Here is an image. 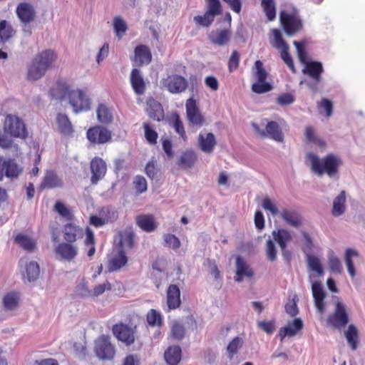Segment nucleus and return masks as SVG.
<instances>
[{"label": "nucleus", "instance_id": "obj_47", "mask_svg": "<svg viewBox=\"0 0 365 365\" xmlns=\"http://www.w3.org/2000/svg\"><path fill=\"white\" fill-rule=\"evenodd\" d=\"M19 296L16 292L7 293L3 299V304L5 309L13 310L19 304Z\"/></svg>", "mask_w": 365, "mask_h": 365}, {"label": "nucleus", "instance_id": "obj_2", "mask_svg": "<svg viewBox=\"0 0 365 365\" xmlns=\"http://www.w3.org/2000/svg\"><path fill=\"white\" fill-rule=\"evenodd\" d=\"M306 158L309 163L310 169L317 176L327 175L329 178L338 175L343 160L338 155L328 153L320 158L317 154L310 152L307 153Z\"/></svg>", "mask_w": 365, "mask_h": 365}, {"label": "nucleus", "instance_id": "obj_52", "mask_svg": "<svg viewBox=\"0 0 365 365\" xmlns=\"http://www.w3.org/2000/svg\"><path fill=\"white\" fill-rule=\"evenodd\" d=\"M307 263L309 267L314 272H315L318 275L322 276L324 274L322 265L321 264L320 260L318 257L314 255H307Z\"/></svg>", "mask_w": 365, "mask_h": 365}, {"label": "nucleus", "instance_id": "obj_7", "mask_svg": "<svg viewBox=\"0 0 365 365\" xmlns=\"http://www.w3.org/2000/svg\"><path fill=\"white\" fill-rule=\"evenodd\" d=\"M279 122L280 124L274 120L269 121L266 125L265 130H261L256 123H252V127L261 137H269L277 142L281 143L284 141V138L281 125H285L286 123L283 119H280Z\"/></svg>", "mask_w": 365, "mask_h": 365}, {"label": "nucleus", "instance_id": "obj_33", "mask_svg": "<svg viewBox=\"0 0 365 365\" xmlns=\"http://www.w3.org/2000/svg\"><path fill=\"white\" fill-rule=\"evenodd\" d=\"M274 240L279 245L281 250L287 247V243L292 240L291 233L285 229H278L272 233Z\"/></svg>", "mask_w": 365, "mask_h": 365}, {"label": "nucleus", "instance_id": "obj_10", "mask_svg": "<svg viewBox=\"0 0 365 365\" xmlns=\"http://www.w3.org/2000/svg\"><path fill=\"white\" fill-rule=\"evenodd\" d=\"M22 172V166L15 159H4L0 157V181H2L4 177L11 180L16 179Z\"/></svg>", "mask_w": 365, "mask_h": 365}, {"label": "nucleus", "instance_id": "obj_38", "mask_svg": "<svg viewBox=\"0 0 365 365\" xmlns=\"http://www.w3.org/2000/svg\"><path fill=\"white\" fill-rule=\"evenodd\" d=\"M128 262V258L123 250H120L111 257L110 260V269L115 271L125 266Z\"/></svg>", "mask_w": 365, "mask_h": 365}, {"label": "nucleus", "instance_id": "obj_21", "mask_svg": "<svg viewBox=\"0 0 365 365\" xmlns=\"http://www.w3.org/2000/svg\"><path fill=\"white\" fill-rule=\"evenodd\" d=\"M130 81L132 88L136 95L141 96L145 93L146 85L139 69H132L130 76Z\"/></svg>", "mask_w": 365, "mask_h": 365}, {"label": "nucleus", "instance_id": "obj_39", "mask_svg": "<svg viewBox=\"0 0 365 365\" xmlns=\"http://www.w3.org/2000/svg\"><path fill=\"white\" fill-rule=\"evenodd\" d=\"M14 240L22 249L28 252H33L36 249V242L28 235L19 234Z\"/></svg>", "mask_w": 365, "mask_h": 365}, {"label": "nucleus", "instance_id": "obj_57", "mask_svg": "<svg viewBox=\"0 0 365 365\" xmlns=\"http://www.w3.org/2000/svg\"><path fill=\"white\" fill-rule=\"evenodd\" d=\"M265 252L267 259L270 262H274L277 259V248L273 240L269 238L265 244Z\"/></svg>", "mask_w": 365, "mask_h": 365}, {"label": "nucleus", "instance_id": "obj_34", "mask_svg": "<svg viewBox=\"0 0 365 365\" xmlns=\"http://www.w3.org/2000/svg\"><path fill=\"white\" fill-rule=\"evenodd\" d=\"M305 142L307 144H313L319 148H324L326 145L325 141L317 134L312 126H307L304 129Z\"/></svg>", "mask_w": 365, "mask_h": 365}, {"label": "nucleus", "instance_id": "obj_16", "mask_svg": "<svg viewBox=\"0 0 365 365\" xmlns=\"http://www.w3.org/2000/svg\"><path fill=\"white\" fill-rule=\"evenodd\" d=\"M90 168L91 171V182L92 185H96L106 174V163L102 158L94 157L90 163Z\"/></svg>", "mask_w": 365, "mask_h": 365}, {"label": "nucleus", "instance_id": "obj_41", "mask_svg": "<svg viewBox=\"0 0 365 365\" xmlns=\"http://www.w3.org/2000/svg\"><path fill=\"white\" fill-rule=\"evenodd\" d=\"M346 196L345 192L341 191L339 195L334 200L331 214L338 217L341 215L345 211Z\"/></svg>", "mask_w": 365, "mask_h": 365}, {"label": "nucleus", "instance_id": "obj_4", "mask_svg": "<svg viewBox=\"0 0 365 365\" xmlns=\"http://www.w3.org/2000/svg\"><path fill=\"white\" fill-rule=\"evenodd\" d=\"M262 206L265 210L269 211L274 216L279 213L282 218L292 227H298L302 225L301 217L297 211L283 209L281 212H279L276 205L268 197H265L262 200Z\"/></svg>", "mask_w": 365, "mask_h": 365}, {"label": "nucleus", "instance_id": "obj_18", "mask_svg": "<svg viewBox=\"0 0 365 365\" xmlns=\"http://www.w3.org/2000/svg\"><path fill=\"white\" fill-rule=\"evenodd\" d=\"M180 289L177 284H170L166 291V304L168 311L174 310L181 306Z\"/></svg>", "mask_w": 365, "mask_h": 365}, {"label": "nucleus", "instance_id": "obj_11", "mask_svg": "<svg viewBox=\"0 0 365 365\" xmlns=\"http://www.w3.org/2000/svg\"><path fill=\"white\" fill-rule=\"evenodd\" d=\"M94 351L101 359L111 360L115 354V346L111 344L110 336L106 335L100 336L95 341Z\"/></svg>", "mask_w": 365, "mask_h": 365}, {"label": "nucleus", "instance_id": "obj_46", "mask_svg": "<svg viewBox=\"0 0 365 365\" xmlns=\"http://www.w3.org/2000/svg\"><path fill=\"white\" fill-rule=\"evenodd\" d=\"M113 24L116 36L119 39L122 38L128 29L125 21L120 16H115L113 19Z\"/></svg>", "mask_w": 365, "mask_h": 365}, {"label": "nucleus", "instance_id": "obj_64", "mask_svg": "<svg viewBox=\"0 0 365 365\" xmlns=\"http://www.w3.org/2000/svg\"><path fill=\"white\" fill-rule=\"evenodd\" d=\"M171 334L175 339H182L185 336L184 326L179 322H175L171 327Z\"/></svg>", "mask_w": 365, "mask_h": 365}, {"label": "nucleus", "instance_id": "obj_53", "mask_svg": "<svg viewBox=\"0 0 365 365\" xmlns=\"http://www.w3.org/2000/svg\"><path fill=\"white\" fill-rule=\"evenodd\" d=\"M146 319L148 324L151 327L155 326H161L163 323L162 316L160 312H157L155 309H150L147 315Z\"/></svg>", "mask_w": 365, "mask_h": 365}, {"label": "nucleus", "instance_id": "obj_25", "mask_svg": "<svg viewBox=\"0 0 365 365\" xmlns=\"http://www.w3.org/2000/svg\"><path fill=\"white\" fill-rule=\"evenodd\" d=\"M302 328L303 322L300 318H296L293 321L289 322L287 326L280 328L279 331L281 341L286 336H295Z\"/></svg>", "mask_w": 365, "mask_h": 365}, {"label": "nucleus", "instance_id": "obj_56", "mask_svg": "<svg viewBox=\"0 0 365 365\" xmlns=\"http://www.w3.org/2000/svg\"><path fill=\"white\" fill-rule=\"evenodd\" d=\"M243 344L242 339L239 336L235 337L228 344L227 350L229 353L230 359H232L233 356L237 353L238 350L242 347Z\"/></svg>", "mask_w": 365, "mask_h": 365}, {"label": "nucleus", "instance_id": "obj_60", "mask_svg": "<svg viewBox=\"0 0 365 365\" xmlns=\"http://www.w3.org/2000/svg\"><path fill=\"white\" fill-rule=\"evenodd\" d=\"M207 12L214 16H218L222 13V6L220 0H207Z\"/></svg>", "mask_w": 365, "mask_h": 365}, {"label": "nucleus", "instance_id": "obj_17", "mask_svg": "<svg viewBox=\"0 0 365 365\" xmlns=\"http://www.w3.org/2000/svg\"><path fill=\"white\" fill-rule=\"evenodd\" d=\"M16 13L21 23L24 24L34 21L36 13L34 7L29 3H19L16 9Z\"/></svg>", "mask_w": 365, "mask_h": 365}, {"label": "nucleus", "instance_id": "obj_40", "mask_svg": "<svg viewBox=\"0 0 365 365\" xmlns=\"http://www.w3.org/2000/svg\"><path fill=\"white\" fill-rule=\"evenodd\" d=\"M170 125L175 129V132L184 140H187L185 128L180 115L177 113L171 114L169 119Z\"/></svg>", "mask_w": 365, "mask_h": 365}, {"label": "nucleus", "instance_id": "obj_51", "mask_svg": "<svg viewBox=\"0 0 365 365\" xmlns=\"http://www.w3.org/2000/svg\"><path fill=\"white\" fill-rule=\"evenodd\" d=\"M133 188L137 195L146 192L148 184L145 178L142 175H136L133 181Z\"/></svg>", "mask_w": 365, "mask_h": 365}, {"label": "nucleus", "instance_id": "obj_42", "mask_svg": "<svg viewBox=\"0 0 365 365\" xmlns=\"http://www.w3.org/2000/svg\"><path fill=\"white\" fill-rule=\"evenodd\" d=\"M345 336L351 349L356 350L359 342V332L354 324L349 325L347 330L345 331Z\"/></svg>", "mask_w": 365, "mask_h": 365}, {"label": "nucleus", "instance_id": "obj_45", "mask_svg": "<svg viewBox=\"0 0 365 365\" xmlns=\"http://www.w3.org/2000/svg\"><path fill=\"white\" fill-rule=\"evenodd\" d=\"M261 6L267 19L272 21L276 18V4L274 0H262Z\"/></svg>", "mask_w": 365, "mask_h": 365}, {"label": "nucleus", "instance_id": "obj_27", "mask_svg": "<svg viewBox=\"0 0 365 365\" xmlns=\"http://www.w3.org/2000/svg\"><path fill=\"white\" fill-rule=\"evenodd\" d=\"M63 234L67 242L73 243L83 236V230L76 224L69 222L63 226Z\"/></svg>", "mask_w": 365, "mask_h": 365}, {"label": "nucleus", "instance_id": "obj_35", "mask_svg": "<svg viewBox=\"0 0 365 365\" xmlns=\"http://www.w3.org/2000/svg\"><path fill=\"white\" fill-rule=\"evenodd\" d=\"M324 69L322 63L319 61H310L306 63V67L304 73L309 75L316 81H319L321 79V74L323 73Z\"/></svg>", "mask_w": 365, "mask_h": 365}, {"label": "nucleus", "instance_id": "obj_62", "mask_svg": "<svg viewBox=\"0 0 365 365\" xmlns=\"http://www.w3.org/2000/svg\"><path fill=\"white\" fill-rule=\"evenodd\" d=\"M273 34L274 43L273 46L277 49H282L283 48L289 46L286 41L283 39L282 34L279 30L274 29L272 30Z\"/></svg>", "mask_w": 365, "mask_h": 365}, {"label": "nucleus", "instance_id": "obj_37", "mask_svg": "<svg viewBox=\"0 0 365 365\" xmlns=\"http://www.w3.org/2000/svg\"><path fill=\"white\" fill-rule=\"evenodd\" d=\"M39 274L40 268L36 262L31 261L25 264V270L23 272V275L29 282H34L36 280Z\"/></svg>", "mask_w": 365, "mask_h": 365}, {"label": "nucleus", "instance_id": "obj_28", "mask_svg": "<svg viewBox=\"0 0 365 365\" xmlns=\"http://www.w3.org/2000/svg\"><path fill=\"white\" fill-rule=\"evenodd\" d=\"M152 60L150 48L145 45H138L135 48L134 61L138 66L149 64Z\"/></svg>", "mask_w": 365, "mask_h": 365}, {"label": "nucleus", "instance_id": "obj_20", "mask_svg": "<svg viewBox=\"0 0 365 365\" xmlns=\"http://www.w3.org/2000/svg\"><path fill=\"white\" fill-rule=\"evenodd\" d=\"M63 185V181L57 175L54 170H47L41 184L40 188L44 189H53L56 187H61Z\"/></svg>", "mask_w": 365, "mask_h": 365}, {"label": "nucleus", "instance_id": "obj_12", "mask_svg": "<svg viewBox=\"0 0 365 365\" xmlns=\"http://www.w3.org/2000/svg\"><path fill=\"white\" fill-rule=\"evenodd\" d=\"M279 19L284 31L289 36L295 34L302 28V21L294 14L282 11L279 14Z\"/></svg>", "mask_w": 365, "mask_h": 365}, {"label": "nucleus", "instance_id": "obj_23", "mask_svg": "<svg viewBox=\"0 0 365 365\" xmlns=\"http://www.w3.org/2000/svg\"><path fill=\"white\" fill-rule=\"evenodd\" d=\"M217 144L215 136L212 133H200L197 139L199 148L205 153H212Z\"/></svg>", "mask_w": 365, "mask_h": 365}, {"label": "nucleus", "instance_id": "obj_31", "mask_svg": "<svg viewBox=\"0 0 365 365\" xmlns=\"http://www.w3.org/2000/svg\"><path fill=\"white\" fill-rule=\"evenodd\" d=\"M147 112L150 118L152 119L160 121L164 118V110L162 105L154 99L148 101Z\"/></svg>", "mask_w": 365, "mask_h": 365}, {"label": "nucleus", "instance_id": "obj_43", "mask_svg": "<svg viewBox=\"0 0 365 365\" xmlns=\"http://www.w3.org/2000/svg\"><path fill=\"white\" fill-rule=\"evenodd\" d=\"M197 160L196 154L192 150H186L180 157L178 165L187 169L192 168Z\"/></svg>", "mask_w": 365, "mask_h": 365}, {"label": "nucleus", "instance_id": "obj_49", "mask_svg": "<svg viewBox=\"0 0 365 365\" xmlns=\"http://www.w3.org/2000/svg\"><path fill=\"white\" fill-rule=\"evenodd\" d=\"M113 289L112 284L106 280V282L96 284L93 289L88 291L89 295L93 297H98L104 292L110 291Z\"/></svg>", "mask_w": 365, "mask_h": 365}, {"label": "nucleus", "instance_id": "obj_1", "mask_svg": "<svg viewBox=\"0 0 365 365\" xmlns=\"http://www.w3.org/2000/svg\"><path fill=\"white\" fill-rule=\"evenodd\" d=\"M53 98L63 100L68 98L69 103L76 113L87 111L91 109V100L86 91L81 89H71L63 81H58L50 91Z\"/></svg>", "mask_w": 365, "mask_h": 365}, {"label": "nucleus", "instance_id": "obj_30", "mask_svg": "<svg viewBox=\"0 0 365 365\" xmlns=\"http://www.w3.org/2000/svg\"><path fill=\"white\" fill-rule=\"evenodd\" d=\"M164 358L168 365H178L182 358L181 348L178 345L169 346L164 353Z\"/></svg>", "mask_w": 365, "mask_h": 365}, {"label": "nucleus", "instance_id": "obj_55", "mask_svg": "<svg viewBox=\"0 0 365 365\" xmlns=\"http://www.w3.org/2000/svg\"><path fill=\"white\" fill-rule=\"evenodd\" d=\"M215 17L213 15L206 11L203 16H196L194 17V21L196 24L203 26L207 27L212 24V23L215 20Z\"/></svg>", "mask_w": 365, "mask_h": 365}, {"label": "nucleus", "instance_id": "obj_19", "mask_svg": "<svg viewBox=\"0 0 365 365\" xmlns=\"http://www.w3.org/2000/svg\"><path fill=\"white\" fill-rule=\"evenodd\" d=\"M312 294L314 302V305L321 314L325 312L324 299L326 294L323 289L322 285L320 282H314L312 285Z\"/></svg>", "mask_w": 365, "mask_h": 365}, {"label": "nucleus", "instance_id": "obj_29", "mask_svg": "<svg viewBox=\"0 0 365 365\" xmlns=\"http://www.w3.org/2000/svg\"><path fill=\"white\" fill-rule=\"evenodd\" d=\"M236 267L237 271L235 277L236 282H242L243 277H252L254 274L252 269L240 256H237L236 258Z\"/></svg>", "mask_w": 365, "mask_h": 365}, {"label": "nucleus", "instance_id": "obj_14", "mask_svg": "<svg viewBox=\"0 0 365 365\" xmlns=\"http://www.w3.org/2000/svg\"><path fill=\"white\" fill-rule=\"evenodd\" d=\"M113 335L118 341L127 346H130L135 340V328H132L123 323L114 324L112 328Z\"/></svg>", "mask_w": 365, "mask_h": 365}, {"label": "nucleus", "instance_id": "obj_44", "mask_svg": "<svg viewBox=\"0 0 365 365\" xmlns=\"http://www.w3.org/2000/svg\"><path fill=\"white\" fill-rule=\"evenodd\" d=\"M15 34V31L12 26L6 20L0 21V40L1 42L5 43Z\"/></svg>", "mask_w": 365, "mask_h": 365}, {"label": "nucleus", "instance_id": "obj_50", "mask_svg": "<svg viewBox=\"0 0 365 365\" xmlns=\"http://www.w3.org/2000/svg\"><path fill=\"white\" fill-rule=\"evenodd\" d=\"M54 210L61 216L68 220H73L74 219V215L72 211L61 201H56L54 205Z\"/></svg>", "mask_w": 365, "mask_h": 365}, {"label": "nucleus", "instance_id": "obj_6", "mask_svg": "<svg viewBox=\"0 0 365 365\" xmlns=\"http://www.w3.org/2000/svg\"><path fill=\"white\" fill-rule=\"evenodd\" d=\"M349 322V314L346 305L341 301L335 302L334 310L327 319V323L334 329L344 328Z\"/></svg>", "mask_w": 365, "mask_h": 365}, {"label": "nucleus", "instance_id": "obj_58", "mask_svg": "<svg viewBox=\"0 0 365 365\" xmlns=\"http://www.w3.org/2000/svg\"><path fill=\"white\" fill-rule=\"evenodd\" d=\"M280 56L283 61L287 64L292 73H296V68L293 59L289 53V46L283 48L280 50Z\"/></svg>", "mask_w": 365, "mask_h": 365}, {"label": "nucleus", "instance_id": "obj_63", "mask_svg": "<svg viewBox=\"0 0 365 365\" xmlns=\"http://www.w3.org/2000/svg\"><path fill=\"white\" fill-rule=\"evenodd\" d=\"M295 101L293 94L289 93H283L279 95L276 99V102L279 106H288L292 104Z\"/></svg>", "mask_w": 365, "mask_h": 365}, {"label": "nucleus", "instance_id": "obj_3", "mask_svg": "<svg viewBox=\"0 0 365 365\" xmlns=\"http://www.w3.org/2000/svg\"><path fill=\"white\" fill-rule=\"evenodd\" d=\"M57 59L56 53L51 49L37 53L28 67L26 78L29 81H37L43 77Z\"/></svg>", "mask_w": 365, "mask_h": 365}, {"label": "nucleus", "instance_id": "obj_36", "mask_svg": "<svg viewBox=\"0 0 365 365\" xmlns=\"http://www.w3.org/2000/svg\"><path fill=\"white\" fill-rule=\"evenodd\" d=\"M96 113L98 120L102 124L108 125L113 122V113L106 105L100 103L98 106Z\"/></svg>", "mask_w": 365, "mask_h": 365}, {"label": "nucleus", "instance_id": "obj_54", "mask_svg": "<svg viewBox=\"0 0 365 365\" xmlns=\"http://www.w3.org/2000/svg\"><path fill=\"white\" fill-rule=\"evenodd\" d=\"M143 128L146 140L151 145L156 144L158 137V133L150 127L149 123H144Z\"/></svg>", "mask_w": 365, "mask_h": 365}, {"label": "nucleus", "instance_id": "obj_59", "mask_svg": "<svg viewBox=\"0 0 365 365\" xmlns=\"http://www.w3.org/2000/svg\"><path fill=\"white\" fill-rule=\"evenodd\" d=\"M240 55L236 50L233 51L227 63L228 70L230 73L237 70L239 67Z\"/></svg>", "mask_w": 365, "mask_h": 365}, {"label": "nucleus", "instance_id": "obj_5", "mask_svg": "<svg viewBox=\"0 0 365 365\" xmlns=\"http://www.w3.org/2000/svg\"><path fill=\"white\" fill-rule=\"evenodd\" d=\"M254 76L257 82L252 83V91L257 94L265 93L273 89L272 83L267 82L268 73L264 68L263 63L260 60H257L255 63Z\"/></svg>", "mask_w": 365, "mask_h": 365}, {"label": "nucleus", "instance_id": "obj_13", "mask_svg": "<svg viewBox=\"0 0 365 365\" xmlns=\"http://www.w3.org/2000/svg\"><path fill=\"white\" fill-rule=\"evenodd\" d=\"M161 83L171 93H182L188 86L187 79L178 74L168 76L162 79Z\"/></svg>", "mask_w": 365, "mask_h": 365}, {"label": "nucleus", "instance_id": "obj_24", "mask_svg": "<svg viewBox=\"0 0 365 365\" xmlns=\"http://www.w3.org/2000/svg\"><path fill=\"white\" fill-rule=\"evenodd\" d=\"M56 253L61 257V259L71 261L77 255L78 249L70 242H62L56 247Z\"/></svg>", "mask_w": 365, "mask_h": 365}, {"label": "nucleus", "instance_id": "obj_48", "mask_svg": "<svg viewBox=\"0 0 365 365\" xmlns=\"http://www.w3.org/2000/svg\"><path fill=\"white\" fill-rule=\"evenodd\" d=\"M359 253L357 251L348 248L346 250V255H345V262L347 267V270L350 276L354 278L356 274L355 267L353 263V261L351 259L352 257H358Z\"/></svg>", "mask_w": 365, "mask_h": 365}, {"label": "nucleus", "instance_id": "obj_15", "mask_svg": "<svg viewBox=\"0 0 365 365\" xmlns=\"http://www.w3.org/2000/svg\"><path fill=\"white\" fill-rule=\"evenodd\" d=\"M186 114L188 121L196 126L201 127L205 123V118L200 111L197 101L190 98L185 103Z\"/></svg>", "mask_w": 365, "mask_h": 365}, {"label": "nucleus", "instance_id": "obj_26", "mask_svg": "<svg viewBox=\"0 0 365 365\" xmlns=\"http://www.w3.org/2000/svg\"><path fill=\"white\" fill-rule=\"evenodd\" d=\"M56 124L59 133L66 137H72L75 130L66 114L58 113L56 116Z\"/></svg>", "mask_w": 365, "mask_h": 365}, {"label": "nucleus", "instance_id": "obj_61", "mask_svg": "<svg viewBox=\"0 0 365 365\" xmlns=\"http://www.w3.org/2000/svg\"><path fill=\"white\" fill-rule=\"evenodd\" d=\"M165 245L173 250L178 249L180 245V241L178 237L173 234H165L163 236Z\"/></svg>", "mask_w": 365, "mask_h": 365}, {"label": "nucleus", "instance_id": "obj_8", "mask_svg": "<svg viewBox=\"0 0 365 365\" xmlns=\"http://www.w3.org/2000/svg\"><path fill=\"white\" fill-rule=\"evenodd\" d=\"M86 138L93 145H103L111 141L112 132L106 127L96 125L88 129Z\"/></svg>", "mask_w": 365, "mask_h": 365}, {"label": "nucleus", "instance_id": "obj_9", "mask_svg": "<svg viewBox=\"0 0 365 365\" xmlns=\"http://www.w3.org/2000/svg\"><path fill=\"white\" fill-rule=\"evenodd\" d=\"M4 130L11 135L25 139L27 130L24 123L17 116L7 115L4 125Z\"/></svg>", "mask_w": 365, "mask_h": 365}, {"label": "nucleus", "instance_id": "obj_22", "mask_svg": "<svg viewBox=\"0 0 365 365\" xmlns=\"http://www.w3.org/2000/svg\"><path fill=\"white\" fill-rule=\"evenodd\" d=\"M136 225L143 231L151 232L156 230L158 222L152 214H141L135 217Z\"/></svg>", "mask_w": 365, "mask_h": 365}, {"label": "nucleus", "instance_id": "obj_32", "mask_svg": "<svg viewBox=\"0 0 365 365\" xmlns=\"http://www.w3.org/2000/svg\"><path fill=\"white\" fill-rule=\"evenodd\" d=\"M209 38L215 45L224 46L230 41L231 31L227 29L212 31L210 34Z\"/></svg>", "mask_w": 365, "mask_h": 365}]
</instances>
